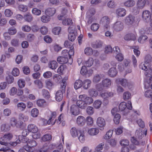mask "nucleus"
Masks as SVG:
<instances>
[{
	"label": "nucleus",
	"mask_w": 152,
	"mask_h": 152,
	"mask_svg": "<svg viewBox=\"0 0 152 152\" xmlns=\"http://www.w3.org/2000/svg\"><path fill=\"white\" fill-rule=\"evenodd\" d=\"M79 141L82 143L84 142L86 140L85 133L82 130L77 137Z\"/></svg>",
	"instance_id": "473e14b6"
},
{
	"label": "nucleus",
	"mask_w": 152,
	"mask_h": 152,
	"mask_svg": "<svg viewBox=\"0 0 152 152\" xmlns=\"http://www.w3.org/2000/svg\"><path fill=\"white\" fill-rule=\"evenodd\" d=\"M11 74L14 77L18 76L20 74V71L19 69L17 67L13 68L12 70Z\"/></svg>",
	"instance_id": "de8ad7c7"
},
{
	"label": "nucleus",
	"mask_w": 152,
	"mask_h": 152,
	"mask_svg": "<svg viewBox=\"0 0 152 152\" xmlns=\"http://www.w3.org/2000/svg\"><path fill=\"white\" fill-rule=\"evenodd\" d=\"M27 129L29 132L32 133L38 131V129L37 126L33 124H29L27 126Z\"/></svg>",
	"instance_id": "aec40b11"
},
{
	"label": "nucleus",
	"mask_w": 152,
	"mask_h": 152,
	"mask_svg": "<svg viewBox=\"0 0 152 152\" xmlns=\"http://www.w3.org/2000/svg\"><path fill=\"white\" fill-rule=\"evenodd\" d=\"M34 83L36 86L39 88H41L43 87V84L40 80H37L34 81Z\"/></svg>",
	"instance_id": "0e129e2a"
},
{
	"label": "nucleus",
	"mask_w": 152,
	"mask_h": 152,
	"mask_svg": "<svg viewBox=\"0 0 152 152\" xmlns=\"http://www.w3.org/2000/svg\"><path fill=\"white\" fill-rule=\"evenodd\" d=\"M86 121L88 126H92L93 125L94 121L93 118L91 116H87L86 119Z\"/></svg>",
	"instance_id": "4c0bfd02"
},
{
	"label": "nucleus",
	"mask_w": 152,
	"mask_h": 152,
	"mask_svg": "<svg viewBox=\"0 0 152 152\" xmlns=\"http://www.w3.org/2000/svg\"><path fill=\"white\" fill-rule=\"evenodd\" d=\"M96 124L100 130H103L106 125V121L104 118L99 117L96 119Z\"/></svg>",
	"instance_id": "0eeeda50"
},
{
	"label": "nucleus",
	"mask_w": 152,
	"mask_h": 152,
	"mask_svg": "<svg viewBox=\"0 0 152 152\" xmlns=\"http://www.w3.org/2000/svg\"><path fill=\"white\" fill-rule=\"evenodd\" d=\"M121 118L120 115L118 113L115 114L114 117L113 121L115 124H118L120 122Z\"/></svg>",
	"instance_id": "603ef678"
},
{
	"label": "nucleus",
	"mask_w": 152,
	"mask_h": 152,
	"mask_svg": "<svg viewBox=\"0 0 152 152\" xmlns=\"http://www.w3.org/2000/svg\"><path fill=\"white\" fill-rule=\"evenodd\" d=\"M131 98V94L128 91L124 92L123 94V98L125 100H127Z\"/></svg>",
	"instance_id": "3c124183"
},
{
	"label": "nucleus",
	"mask_w": 152,
	"mask_h": 152,
	"mask_svg": "<svg viewBox=\"0 0 152 152\" xmlns=\"http://www.w3.org/2000/svg\"><path fill=\"white\" fill-rule=\"evenodd\" d=\"M102 42L98 40L92 43V46L94 48H98L102 47Z\"/></svg>",
	"instance_id": "a19ab883"
},
{
	"label": "nucleus",
	"mask_w": 152,
	"mask_h": 152,
	"mask_svg": "<svg viewBox=\"0 0 152 152\" xmlns=\"http://www.w3.org/2000/svg\"><path fill=\"white\" fill-rule=\"evenodd\" d=\"M143 132H142V129L141 128L138 129L136 131L135 134V137L138 139L142 138L143 135Z\"/></svg>",
	"instance_id": "2f4dec72"
},
{
	"label": "nucleus",
	"mask_w": 152,
	"mask_h": 152,
	"mask_svg": "<svg viewBox=\"0 0 152 152\" xmlns=\"http://www.w3.org/2000/svg\"><path fill=\"white\" fill-rule=\"evenodd\" d=\"M93 99L85 94L80 95L76 102L77 105L81 109H85L87 105H90L93 102Z\"/></svg>",
	"instance_id": "f257e3e1"
},
{
	"label": "nucleus",
	"mask_w": 152,
	"mask_h": 152,
	"mask_svg": "<svg viewBox=\"0 0 152 152\" xmlns=\"http://www.w3.org/2000/svg\"><path fill=\"white\" fill-rule=\"evenodd\" d=\"M83 85V82L80 80H77L74 83V87L75 89L80 88Z\"/></svg>",
	"instance_id": "e433bc0d"
},
{
	"label": "nucleus",
	"mask_w": 152,
	"mask_h": 152,
	"mask_svg": "<svg viewBox=\"0 0 152 152\" xmlns=\"http://www.w3.org/2000/svg\"><path fill=\"white\" fill-rule=\"evenodd\" d=\"M48 67L52 70L56 69L58 66V64L56 61H50L48 64Z\"/></svg>",
	"instance_id": "bb28decb"
},
{
	"label": "nucleus",
	"mask_w": 152,
	"mask_h": 152,
	"mask_svg": "<svg viewBox=\"0 0 152 152\" xmlns=\"http://www.w3.org/2000/svg\"><path fill=\"white\" fill-rule=\"evenodd\" d=\"M91 80L86 79L83 82V87L85 89H87L89 88L91 85Z\"/></svg>",
	"instance_id": "7c9ffc66"
},
{
	"label": "nucleus",
	"mask_w": 152,
	"mask_h": 152,
	"mask_svg": "<svg viewBox=\"0 0 152 152\" xmlns=\"http://www.w3.org/2000/svg\"><path fill=\"white\" fill-rule=\"evenodd\" d=\"M4 14L6 17H10L13 15V12L11 10L7 9L4 10Z\"/></svg>",
	"instance_id": "6e6d98bb"
},
{
	"label": "nucleus",
	"mask_w": 152,
	"mask_h": 152,
	"mask_svg": "<svg viewBox=\"0 0 152 152\" xmlns=\"http://www.w3.org/2000/svg\"><path fill=\"white\" fill-rule=\"evenodd\" d=\"M145 0H138L137 3V5L140 8H142L145 6Z\"/></svg>",
	"instance_id": "052dcab7"
},
{
	"label": "nucleus",
	"mask_w": 152,
	"mask_h": 152,
	"mask_svg": "<svg viewBox=\"0 0 152 152\" xmlns=\"http://www.w3.org/2000/svg\"><path fill=\"white\" fill-rule=\"evenodd\" d=\"M148 39L147 36L145 35H142L140 36L138 39V42L141 44H143L146 42Z\"/></svg>",
	"instance_id": "f704fd0d"
},
{
	"label": "nucleus",
	"mask_w": 152,
	"mask_h": 152,
	"mask_svg": "<svg viewBox=\"0 0 152 152\" xmlns=\"http://www.w3.org/2000/svg\"><path fill=\"white\" fill-rule=\"evenodd\" d=\"M144 96L148 99L151 98L152 96V90L145 89L144 92Z\"/></svg>",
	"instance_id": "c9c22d12"
},
{
	"label": "nucleus",
	"mask_w": 152,
	"mask_h": 152,
	"mask_svg": "<svg viewBox=\"0 0 152 152\" xmlns=\"http://www.w3.org/2000/svg\"><path fill=\"white\" fill-rule=\"evenodd\" d=\"M86 112L88 115H92L94 114V110L92 107L89 106L87 107L86 110Z\"/></svg>",
	"instance_id": "bf43d9fd"
},
{
	"label": "nucleus",
	"mask_w": 152,
	"mask_h": 152,
	"mask_svg": "<svg viewBox=\"0 0 152 152\" xmlns=\"http://www.w3.org/2000/svg\"><path fill=\"white\" fill-rule=\"evenodd\" d=\"M40 31L42 34L45 35L48 33V28L46 26H43L40 28Z\"/></svg>",
	"instance_id": "680f3d73"
},
{
	"label": "nucleus",
	"mask_w": 152,
	"mask_h": 152,
	"mask_svg": "<svg viewBox=\"0 0 152 152\" xmlns=\"http://www.w3.org/2000/svg\"><path fill=\"white\" fill-rule=\"evenodd\" d=\"M99 91V93L100 96L104 99H106L111 97L114 95L113 93L111 92H108L103 91Z\"/></svg>",
	"instance_id": "f3484780"
},
{
	"label": "nucleus",
	"mask_w": 152,
	"mask_h": 152,
	"mask_svg": "<svg viewBox=\"0 0 152 152\" xmlns=\"http://www.w3.org/2000/svg\"><path fill=\"white\" fill-rule=\"evenodd\" d=\"M151 14L148 10L143 11L142 13V20L145 22H148L151 18Z\"/></svg>",
	"instance_id": "2eb2a0df"
},
{
	"label": "nucleus",
	"mask_w": 152,
	"mask_h": 152,
	"mask_svg": "<svg viewBox=\"0 0 152 152\" xmlns=\"http://www.w3.org/2000/svg\"><path fill=\"white\" fill-rule=\"evenodd\" d=\"M116 82L117 83L120 82L121 86L124 87H127L131 89L132 86L133 85L130 82H129L126 79H117L116 80Z\"/></svg>",
	"instance_id": "6e6552de"
},
{
	"label": "nucleus",
	"mask_w": 152,
	"mask_h": 152,
	"mask_svg": "<svg viewBox=\"0 0 152 152\" xmlns=\"http://www.w3.org/2000/svg\"><path fill=\"white\" fill-rule=\"evenodd\" d=\"M134 17L130 15L126 17L125 20L126 23L129 25H132L134 22Z\"/></svg>",
	"instance_id": "412c9836"
},
{
	"label": "nucleus",
	"mask_w": 152,
	"mask_h": 152,
	"mask_svg": "<svg viewBox=\"0 0 152 152\" xmlns=\"http://www.w3.org/2000/svg\"><path fill=\"white\" fill-rule=\"evenodd\" d=\"M28 98L31 100H34L35 99V96L32 94H29L28 97L25 95H23L21 97L22 100L23 101H25Z\"/></svg>",
	"instance_id": "58836bf2"
},
{
	"label": "nucleus",
	"mask_w": 152,
	"mask_h": 152,
	"mask_svg": "<svg viewBox=\"0 0 152 152\" xmlns=\"http://www.w3.org/2000/svg\"><path fill=\"white\" fill-rule=\"evenodd\" d=\"M57 61L60 64H66L68 62L69 64L70 61H69V58L67 57L58 56L57 58Z\"/></svg>",
	"instance_id": "a878e982"
},
{
	"label": "nucleus",
	"mask_w": 152,
	"mask_h": 152,
	"mask_svg": "<svg viewBox=\"0 0 152 152\" xmlns=\"http://www.w3.org/2000/svg\"><path fill=\"white\" fill-rule=\"evenodd\" d=\"M76 123L78 126H83L86 123L85 118L82 115L78 116L76 119Z\"/></svg>",
	"instance_id": "a211bd4d"
},
{
	"label": "nucleus",
	"mask_w": 152,
	"mask_h": 152,
	"mask_svg": "<svg viewBox=\"0 0 152 152\" xmlns=\"http://www.w3.org/2000/svg\"><path fill=\"white\" fill-rule=\"evenodd\" d=\"M32 14L37 16H39L41 14V11L37 8H34L32 10Z\"/></svg>",
	"instance_id": "5fc2aeb1"
},
{
	"label": "nucleus",
	"mask_w": 152,
	"mask_h": 152,
	"mask_svg": "<svg viewBox=\"0 0 152 152\" xmlns=\"http://www.w3.org/2000/svg\"><path fill=\"white\" fill-rule=\"evenodd\" d=\"M135 4V2L133 0H128L124 2V3L125 6L128 7H132Z\"/></svg>",
	"instance_id": "864d4df0"
},
{
	"label": "nucleus",
	"mask_w": 152,
	"mask_h": 152,
	"mask_svg": "<svg viewBox=\"0 0 152 152\" xmlns=\"http://www.w3.org/2000/svg\"><path fill=\"white\" fill-rule=\"evenodd\" d=\"M102 103V102L101 100H96L94 102L93 106L95 109H98L101 107Z\"/></svg>",
	"instance_id": "37998d69"
},
{
	"label": "nucleus",
	"mask_w": 152,
	"mask_h": 152,
	"mask_svg": "<svg viewBox=\"0 0 152 152\" xmlns=\"http://www.w3.org/2000/svg\"><path fill=\"white\" fill-rule=\"evenodd\" d=\"M140 68L146 71L145 75L146 76L149 77L152 74V66H150L148 61H145L142 63L140 65Z\"/></svg>",
	"instance_id": "7ed1b4c3"
},
{
	"label": "nucleus",
	"mask_w": 152,
	"mask_h": 152,
	"mask_svg": "<svg viewBox=\"0 0 152 152\" xmlns=\"http://www.w3.org/2000/svg\"><path fill=\"white\" fill-rule=\"evenodd\" d=\"M61 31V27L60 26H57L54 27L52 29V32L54 35H58L60 34Z\"/></svg>",
	"instance_id": "79ce46f5"
},
{
	"label": "nucleus",
	"mask_w": 152,
	"mask_h": 152,
	"mask_svg": "<svg viewBox=\"0 0 152 152\" xmlns=\"http://www.w3.org/2000/svg\"><path fill=\"white\" fill-rule=\"evenodd\" d=\"M111 85V81L109 79H105L102 81V85L98 84L96 85V88L98 91H102L103 88H108Z\"/></svg>",
	"instance_id": "20e7f679"
},
{
	"label": "nucleus",
	"mask_w": 152,
	"mask_h": 152,
	"mask_svg": "<svg viewBox=\"0 0 152 152\" xmlns=\"http://www.w3.org/2000/svg\"><path fill=\"white\" fill-rule=\"evenodd\" d=\"M136 34H126L125 36L124 39L126 40H134L136 39Z\"/></svg>",
	"instance_id": "cd10ccee"
},
{
	"label": "nucleus",
	"mask_w": 152,
	"mask_h": 152,
	"mask_svg": "<svg viewBox=\"0 0 152 152\" xmlns=\"http://www.w3.org/2000/svg\"><path fill=\"white\" fill-rule=\"evenodd\" d=\"M18 8L20 11L25 12H26L28 10V7L23 4H20L18 7Z\"/></svg>",
	"instance_id": "e2e57ef3"
},
{
	"label": "nucleus",
	"mask_w": 152,
	"mask_h": 152,
	"mask_svg": "<svg viewBox=\"0 0 152 152\" xmlns=\"http://www.w3.org/2000/svg\"><path fill=\"white\" fill-rule=\"evenodd\" d=\"M75 30V27L73 26H70L68 28V39L71 41H73L76 38V35L74 33Z\"/></svg>",
	"instance_id": "1a4fd4ad"
},
{
	"label": "nucleus",
	"mask_w": 152,
	"mask_h": 152,
	"mask_svg": "<svg viewBox=\"0 0 152 152\" xmlns=\"http://www.w3.org/2000/svg\"><path fill=\"white\" fill-rule=\"evenodd\" d=\"M79 108L75 104L72 105L70 108V113L72 115L77 116L80 113Z\"/></svg>",
	"instance_id": "9b49d317"
},
{
	"label": "nucleus",
	"mask_w": 152,
	"mask_h": 152,
	"mask_svg": "<svg viewBox=\"0 0 152 152\" xmlns=\"http://www.w3.org/2000/svg\"><path fill=\"white\" fill-rule=\"evenodd\" d=\"M33 18L32 15L29 13L26 14L24 16V20L28 22H30L32 21Z\"/></svg>",
	"instance_id": "a18cd8bd"
},
{
	"label": "nucleus",
	"mask_w": 152,
	"mask_h": 152,
	"mask_svg": "<svg viewBox=\"0 0 152 152\" xmlns=\"http://www.w3.org/2000/svg\"><path fill=\"white\" fill-rule=\"evenodd\" d=\"M19 87L20 88H23L24 87L25 85V80L22 79H20L17 82Z\"/></svg>",
	"instance_id": "4d7b16f0"
},
{
	"label": "nucleus",
	"mask_w": 152,
	"mask_h": 152,
	"mask_svg": "<svg viewBox=\"0 0 152 152\" xmlns=\"http://www.w3.org/2000/svg\"><path fill=\"white\" fill-rule=\"evenodd\" d=\"M56 112H51L50 116L49 117V120H48V125H53L55 124L56 121L55 118L56 117Z\"/></svg>",
	"instance_id": "4468645a"
},
{
	"label": "nucleus",
	"mask_w": 152,
	"mask_h": 152,
	"mask_svg": "<svg viewBox=\"0 0 152 152\" xmlns=\"http://www.w3.org/2000/svg\"><path fill=\"white\" fill-rule=\"evenodd\" d=\"M110 22V18L108 16H105L102 18L100 22V23L104 26V29H107L110 28L109 24Z\"/></svg>",
	"instance_id": "423d86ee"
},
{
	"label": "nucleus",
	"mask_w": 152,
	"mask_h": 152,
	"mask_svg": "<svg viewBox=\"0 0 152 152\" xmlns=\"http://www.w3.org/2000/svg\"><path fill=\"white\" fill-rule=\"evenodd\" d=\"M12 137V134L11 133H9L4 134L1 138L0 144L1 145H7V142L10 140Z\"/></svg>",
	"instance_id": "39448f33"
},
{
	"label": "nucleus",
	"mask_w": 152,
	"mask_h": 152,
	"mask_svg": "<svg viewBox=\"0 0 152 152\" xmlns=\"http://www.w3.org/2000/svg\"><path fill=\"white\" fill-rule=\"evenodd\" d=\"M88 93L89 95L92 97H96L98 94V92L94 88L90 89Z\"/></svg>",
	"instance_id": "72a5a7b5"
},
{
	"label": "nucleus",
	"mask_w": 152,
	"mask_h": 152,
	"mask_svg": "<svg viewBox=\"0 0 152 152\" xmlns=\"http://www.w3.org/2000/svg\"><path fill=\"white\" fill-rule=\"evenodd\" d=\"M39 110L36 108L32 109L31 112V116L34 118L37 117L39 115Z\"/></svg>",
	"instance_id": "c03bdc74"
},
{
	"label": "nucleus",
	"mask_w": 152,
	"mask_h": 152,
	"mask_svg": "<svg viewBox=\"0 0 152 152\" xmlns=\"http://www.w3.org/2000/svg\"><path fill=\"white\" fill-rule=\"evenodd\" d=\"M126 10L124 8L119 7L116 9L115 13L118 17H123L126 15Z\"/></svg>",
	"instance_id": "f8f14e48"
},
{
	"label": "nucleus",
	"mask_w": 152,
	"mask_h": 152,
	"mask_svg": "<svg viewBox=\"0 0 152 152\" xmlns=\"http://www.w3.org/2000/svg\"><path fill=\"white\" fill-rule=\"evenodd\" d=\"M65 88L61 87L60 89L58 90L56 92L55 98L57 101L60 102L62 100L63 97V94L65 92Z\"/></svg>",
	"instance_id": "9d476101"
},
{
	"label": "nucleus",
	"mask_w": 152,
	"mask_h": 152,
	"mask_svg": "<svg viewBox=\"0 0 152 152\" xmlns=\"http://www.w3.org/2000/svg\"><path fill=\"white\" fill-rule=\"evenodd\" d=\"M102 76L101 75H96L95 76L93 79V81L94 83H96L99 82L102 78Z\"/></svg>",
	"instance_id": "69168bd1"
},
{
	"label": "nucleus",
	"mask_w": 152,
	"mask_h": 152,
	"mask_svg": "<svg viewBox=\"0 0 152 152\" xmlns=\"http://www.w3.org/2000/svg\"><path fill=\"white\" fill-rule=\"evenodd\" d=\"M81 130L75 127L71 128L70 131V135L73 138L77 137L79 134Z\"/></svg>",
	"instance_id": "dca6fc26"
},
{
	"label": "nucleus",
	"mask_w": 152,
	"mask_h": 152,
	"mask_svg": "<svg viewBox=\"0 0 152 152\" xmlns=\"http://www.w3.org/2000/svg\"><path fill=\"white\" fill-rule=\"evenodd\" d=\"M8 33L9 34L11 35H14L17 32L16 29L15 28L13 27L9 28L8 29Z\"/></svg>",
	"instance_id": "774afa93"
},
{
	"label": "nucleus",
	"mask_w": 152,
	"mask_h": 152,
	"mask_svg": "<svg viewBox=\"0 0 152 152\" xmlns=\"http://www.w3.org/2000/svg\"><path fill=\"white\" fill-rule=\"evenodd\" d=\"M70 49L68 51V56L69 57V61H70L69 64H71L72 62V56H73L74 54V48L72 46L70 48Z\"/></svg>",
	"instance_id": "c85d7f7f"
},
{
	"label": "nucleus",
	"mask_w": 152,
	"mask_h": 152,
	"mask_svg": "<svg viewBox=\"0 0 152 152\" xmlns=\"http://www.w3.org/2000/svg\"><path fill=\"white\" fill-rule=\"evenodd\" d=\"M56 12V10L54 8H49L47 9L45 11V14L46 15L50 17L54 15Z\"/></svg>",
	"instance_id": "393cba45"
},
{
	"label": "nucleus",
	"mask_w": 152,
	"mask_h": 152,
	"mask_svg": "<svg viewBox=\"0 0 152 152\" xmlns=\"http://www.w3.org/2000/svg\"><path fill=\"white\" fill-rule=\"evenodd\" d=\"M21 140L23 143H25L23 146V148L28 152L31 151L32 148L37 145L36 141L34 140H30L26 137H24L23 139H22Z\"/></svg>",
	"instance_id": "f03ea898"
},
{
	"label": "nucleus",
	"mask_w": 152,
	"mask_h": 152,
	"mask_svg": "<svg viewBox=\"0 0 152 152\" xmlns=\"http://www.w3.org/2000/svg\"><path fill=\"white\" fill-rule=\"evenodd\" d=\"M10 126L8 124H3L1 126V129L2 132H6L9 130Z\"/></svg>",
	"instance_id": "49530a36"
},
{
	"label": "nucleus",
	"mask_w": 152,
	"mask_h": 152,
	"mask_svg": "<svg viewBox=\"0 0 152 152\" xmlns=\"http://www.w3.org/2000/svg\"><path fill=\"white\" fill-rule=\"evenodd\" d=\"M84 53L87 56H90L93 54L94 56H96L99 54L97 50H93L91 48L88 47L85 49Z\"/></svg>",
	"instance_id": "ddd939ff"
},
{
	"label": "nucleus",
	"mask_w": 152,
	"mask_h": 152,
	"mask_svg": "<svg viewBox=\"0 0 152 152\" xmlns=\"http://www.w3.org/2000/svg\"><path fill=\"white\" fill-rule=\"evenodd\" d=\"M51 18L49 16L44 15L41 17V20L43 23H47L50 20Z\"/></svg>",
	"instance_id": "8fccbe9b"
},
{
	"label": "nucleus",
	"mask_w": 152,
	"mask_h": 152,
	"mask_svg": "<svg viewBox=\"0 0 152 152\" xmlns=\"http://www.w3.org/2000/svg\"><path fill=\"white\" fill-rule=\"evenodd\" d=\"M18 118L20 121L25 122L28 121V117L24 114L20 113L19 115Z\"/></svg>",
	"instance_id": "09e8293b"
},
{
	"label": "nucleus",
	"mask_w": 152,
	"mask_h": 152,
	"mask_svg": "<svg viewBox=\"0 0 152 152\" xmlns=\"http://www.w3.org/2000/svg\"><path fill=\"white\" fill-rule=\"evenodd\" d=\"M123 23L121 21L116 22L113 26V28L115 31H119L123 28Z\"/></svg>",
	"instance_id": "6ab92c4d"
},
{
	"label": "nucleus",
	"mask_w": 152,
	"mask_h": 152,
	"mask_svg": "<svg viewBox=\"0 0 152 152\" xmlns=\"http://www.w3.org/2000/svg\"><path fill=\"white\" fill-rule=\"evenodd\" d=\"M63 25L65 26H69L73 23L72 19L70 18H66L63 20L62 22Z\"/></svg>",
	"instance_id": "ea45409f"
},
{
	"label": "nucleus",
	"mask_w": 152,
	"mask_h": 152,
	"mask_svg": "<svg viewBox=\"0 0 152 152\" xmlns=\"http://www.w3.org/2000/svg\"><path fill=\"white\" fill-rule=\"evenodd\" d=\"M23 124L22 121L19 122H16V120L14 118H12L10 121V125L11 126H16L17 127H20Z\"/></svg>",
	"instance_id": "b1692460"
},
{
	"label": "nucleus",
	"mask_w": 152,
	"mask_h": 152,
	"mask_svg": "<svg viewBox=\"0 0 152 152\" xmlns=\"http://www.w3.org/2000/svg\"><path fill=\"white\" fill-rule=\"evenodd\" d=\"M36 104L38 106L40 107H47L48 103L46 101L42 99H40L36 101Z\"/></svg>",
	"instance_id": "5701e85b"
},
{
	"label": "nucleus",
	"mask_w": 152,
	"mask_h": 152,
	"mask_svg": "<svg viewBox=\"0 0 152 152\" xmlns=\"http://www.w3.org/2000/svg\"><path fill=\"white\" fill-rule=\"evenodd\" d=\"M127 107V104L126 102H123L120 103L119 106V110L122 111L125 110Z\"/></svg>",
	"instance_id": "338daca9"
},
{
	"label": "nucleus",
	"mask_w": 152,
	"mask_h": 152,
	"mask_svg": "<svg viewBox=\"0 0 152 152\" xmlns=\"http://www.w3.org/2000/svg\"><path fill=\"white\" fill-rule=\"evenodd\" d=\"M99 132L98 129L96 128H91L88 129L87 133L90 135L93 136L97 135Z\"/></svg>",
	"instance_id": "4be33fe9"
},
{
	"label": "nucleus",
	"mask_w": 152,
	"mask_h": 152,
	"mask_svg": "<svg viewBox=\"0 0 152 152\" xmlns=\"http://www.w3.org/2000/svg\"><path fill=\"white\" fill-rule=\"evenodd\" d=\"M113 134V131L109 130L107 132L106 134L103 136V138L105 140L110 139L112 136Z\"/></svg>",
	"instance_id": "13d9d810"
},
{
	"label": "nucleus",
	"mask_w": 152,
	"mask_h": 152,
	"mask_svg": "<svg viewBox=\"0 0 152 152\" xmlns=\"http://www.w3.org/2000/svg\"><path fill=\"white\" fill-rule=\"evenodd\" d=\"M117 74V72L116 68L114 67L110 68L108 72V74L109 75L112 77L115 76Z\"/></svg>",
	"instance_id": "c756f323"
}]
</instances>
